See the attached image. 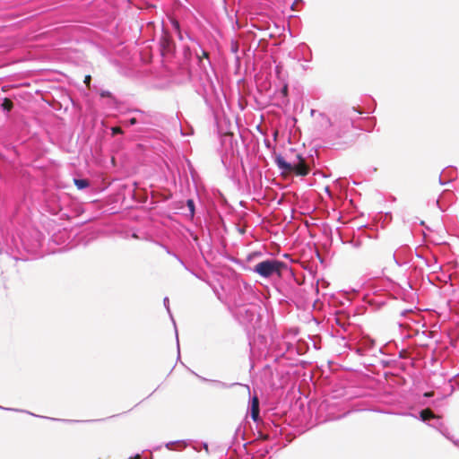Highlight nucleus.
<instances>
[{
  "label": "nucleus",
  "instance_id": "obj_2",
  "mask_svg": "<svg viewBox=\"0 0 459 459\" xmlns=\"http://www.w3.org/2000/svg\"><path fill=\"white\" fill-rule=\"evenodd\" d=\"M288 268L284 262L277 259H266L257 263L251 270L262 278L281 277L282 271Z\"/></svg>",
  "mask_w": 459,
  "mask_h": 459
},
{
  "label": "nucleus",
  "instance_id": "obj_16",
  "mask_svg": "<svg viewBox=\"0 0 459 459\" xmlns=\"http://www.w3.org/2000/svg\"><path fill=\"white\" fill-rule=\"evenodd\" d=\"M124 124H125V126H134V125L139 124V120H138V118H137V117H134L129 118L128 120H126V121L124 122Z\"/></svg>",
  "mask_w": 459,
  "mask_h": 459
},
{
  "label": "nucleus",
  "instance_id": "obj_12",
  "mask_svg": "<svg viewBox=\"0 0 459 459\" xmlns=\"http://www.w3.org/2000/svg\"><path fill=\"white\" fill-rule=\"evenodd\" d=\"M186 206H187V208L189 210L190 217L193 218L195 216V205L194 200L188 199L186 201Z\"/></svg>",
  "mask_w": 459,
  "mask_h": 459
},
{
  "label": "nucleus",
  "instance_id": "obj_26",
  "mask_svg": "<svg viewBox=\"0 0 459 459\" xmlns=\"http://www.w3.org/2000/svg\"><path fill=\"white\" fill-rule=\"evenodd\" d=\"M429 425L430 427L437 428V427L436 425H434V424H430V423H429Z\"/></svg>",
  "mask_w": 459,
  "mask_h": 459
},
{
  "label": "nucleus",
  "instance_id": "obj_1",
  "mask_svg": "<svg viewBox=\"0 0 459 459\" xmlns=\"http://www.w3.org/2000/svg\"><path fill=\"white\" fill-rule=\"evenodd\" d=\"M317 113L316 123L319 126L318 130L327 138L334 140L341 138L351 126V120L348 117L340 118L338 121L333 122L331 118L325 113L317 112L315 109H311V116H315Z\"/></svg>",
  "mask_w": 459,
  "mask_h": 459
},
{
  "label": "nucleus",
  "instance_id": "obj_21",
  "mask_svg": "<svg viewBox=\"0 0 459 459\" xmlns=\"http://www.w3.org/2000/svg\"><path fill=\"white\" fill-rule=\"evenodd\" d=\"M393 259H394V263H395L398 266H401V265H402V263H400V262L396 259L395 254H394V255H393Z\"/></svg>",
  "mask_w": 459,
  "mask_h": 459
},
{
  "label": "nucleus",
  "instance_id": "obj_18",
  "mask_svg": "<svg viewBox=\"0 0 459 459\" xmlns=\"http://www.w3.org/2000/svg\"><path fill=\"white\" fill-rule=\"evenodd\" d=\"M2 107L4 111L9 112L13 105L10 101L4 100V102L2 104Z\"/></svg>",
  "mask_w": 459,
  "mask_h": 459
},
{
  "label": "nucleus",
  "instance_id": "obj_5",
  "mask_svg": "<svg viewBox=\"0 0 459 459\" xmlns=\"http://www.w3.org/2000/svg\"><path fill=\"white\" fill-rule=\"evenodd\" d=\"M423 422H428L430 420H437L439 426L442 427V424L439 422L438 419L436 417V415L429 409L422 410L420 411L419 415H417V418Z\"/></svg>",
  "mask_w": 459,
  "mask_h": 459
},
{
  "label": "nucleus",
  "instance_id": "obj_11",
  "mask_svg": "<svg viewBox=\"0 0 459 459\" xmlns=\"http://www.w3.org/2000/svg\"><path fill=\"white\" fill-rule=\"evenodd\" d=\"M171 25H172L173 30L177 32V34H178V36L179 39H180V40H182V39H183V37H182V35H181V30H180V24H179V22H178L177 20L173 19V20H171Z\"/></svg>",
  "mask_w": 459,
  "mask_h": 459
},
{
  "label": "nucleus",
  "instance_id": "obj_27",
  "mask_svg": "<svg viewBox=\"0 0 459 459\" xmlns=\"http://www.w3.org/2000/svg\"><path fill=\"white\" fill-rule=\"evenodd\" d=\"M130 459H140L138 456H135L134 458H130Z\"/></svg>",
  "mask_w": 459,
  "mask_h": 459
},
{
  "label": "nucleus",
  "instance_id": "obj_20",
  "mask_svg": "<svg viewBox=\"0 0 459 459\" xmlns=\"http://www.w3.org/2000/svg\"><path fill=\"white\" fill-rule=\"evenodd\" d=\"M112 132H113V134H122V130L121 128H118V127H115L112 129Z\"/></svg>",
  "mask_w": 459,
  "mask_h": 459
},
{
  "label": "nucleus",
  "instance_id": "obj_15",
  "mask_svg": "<svg viewBox=\"0 0 459 459\" xmlns=\"http://www.w3.org/2000/svg\"><path fill=\"white\" fill-rule=\"evenodd\" d=\"M210 381L212 383H213L214 385H216L217 386L221 387V388H229L235 385V384L228 385V384L219 381V380H210Z\"/></svg>",
  "mask_w": 459,
  "mask_h": 459
},
{
  "label": "nucleus",
  "instance_id": "obj_8",
  "mask_svg": "<svg viewBox=\"0 0 459 459\" xmlns=\"http://www.w3.org/2000/svg\"><path fill=\"white\" fill-rule=\"evenodd\" d=\"M163 303H164V306L174 324V326H175V331H176V338H177V345H178V349H179V342H178V331H177V328H176V322L175 320L173 319V316L171 315V311H170V308H169V298L168 297H165L164 299H163Z\"/></svg>",
  "mask_w": 459,
  "mask_h": 459
},
{
  "label": "nucleus",
  "instance_id": "obj_6",
  "mask_svg": "<svg viewBox=\"0 0 459 459\" xmlns=\"http://www.w3.org/2000/svg\"><path fill=\"white\" fill-rule=\"evenodd\" d=\"M259 400L256 396H254L251 401L250 415L255 422H257L259 420Z\"/></svg>",
  "mask_w": 459,
  "mask_h": 459
},
{
  "label": "nucleus",
  "instance_id": "obj_25",
  "mask_svg": "<svg viewBox=\"0 0 459 459\" xmlns=\"http://www.w3.org/2000/svg\"><path fill=\"white\" fill-rule=\"evenodd\" d=\"M1 409H4V410H9V411H14V409H10V408H3L0 406Z\"/></svg>",
  "mask_w": 459,
  "mask_h": 459
},
{
  "label": "nucleus",
  "instance_id": "obj_9",
  "mask_svg": "<svg viewBox=\"0 0 459 459\" xmlns=\"http://www.w3.org/2000/svg\"><path fill=\"white\" fill-rule=\"evenodd\" d=\"M74 185L79 190L84 189L89 186V182L86 179L82 178H74Z\"/></svg>",
  "mask_w": 459,
  "mask_h": 459
},
{
  "label": "nucleus",
  "instance_id": "obj_24",
  "mask_svg": "<svg viewBox=\"0 0 459 459\" xmlns=\"http://www.w3.org/2000/svg\"><path fill=\"white\" fill-rule=\"evenodd\" d=\"M203 446H204V449H205L206 452H208V444L207 443H204Z\"/></svg>",
  "mask_w": 459,
  "mask_h": 459
},
{
  "label": "nucleus",
  "instance_id": "obj_22",
  "mask_svg": "<svg viewBox=\"0 0 459 459\" xmlns=\"http://www.w3.org/2000/svg\"><path fill=\"white\" fill-rule=\"evenodd\" d=\"M90 82H91V76H90V75H86V76H85L84 82H85V83H89Z\"/></svg>",
  "mask_w": 459,
  "mask_h": 459
},
{
  "label": "nucleus",
  "instance_id": "obj_3",
  "mask_svg": "<svg viewBox=\"0 0 459 459\" xmlns=\"http://www.w3.org/2000/svg\"><path fill=\"white\" fill-rule=\"evenodd\" d=\"M275 163L280 169L285 172L296 171L298 174L302 176H306L309 172V169L306 165L301 163L299 167L294 168V166L286 161L280 154L275 157Z\"/></svg>",
  "mask_w": 459,
  "mask_h": 459
},
{
  "label": "nucleus",
  "instance_id": "obj_4",
  "mask_svg": "<svg viewBox=\"0 0 459 459\" xmlns=\"http://www.w3.org/2000/svg\"><path fill=\"white\" fill-rule=\"evenodd\" d=\"M236 316L241 323H244L245 321H251L255 314L246 306H241L237 309Z\"/></svg>",
  "mask_w": 459,
  "mask_h": 459
},
{
  "label": "nucleus",
  "instance_id": "obj_23",
  "mask_svg": "<svg viewBox=\"0 0 459 459\" xmlns=\"http://www.w3.org/2000/svg\"><path fill=\"white\" fill-rule=\"evenodd\" d=\"M438 182L440 185H445L446 183L442 180L441 176L438 177Z\"/></svg>",
  "mask_w": 459,
  "mask_h": 459
},
{
  "label": "nucleus",
  "instance_id": "obj_19",
  "mask_svg": "<svg viewBox=\"0 0 459 459\" xmlns=\"http://www.w3.org/2000/svg\"><path fill=\"white\" fill-rule=\"evenodd\" d=\"M396 414L401 415V416H409V417H412V418H417L416 414L408 412V411H401V412H397Z\"/></svg>",
  "mask_w": 459,
  "mask_h": 459
},
{
  "label": "nucleus",
  "instance_id": "obj_14",
  "mask_svg": "<svg viewBox=\"0 0 459 459\" xmlns=\"http://www.w3.org/2000/svg\"><path fill=\"white\" fill-rule=\"evenodd\" d=\"M176 444H180V445H183V447H186V442L184 441V440H178V441H170L169 443H167L165 445V446L168 448V449H171L172 448V446L176 445Z\"/></svg>",
  "mask_w": 459,
  "mask_h": 459
},
{
  "label": "nucleus",
  "instance_id": "obj_10",
  "mask_svg": "<svg viewBox=\"0 0 459 459\" xmlns=\"http://www.w3.org/2000/svg\"><path fill=\"white\" fill-rule=\"evenodd\" d=\"M156 244L161 247L166 251L167 254L174 256L181 264L185 265L183 260L177 254L171 252L167 246L160 244L159 242H156Z\"/></svg>",
  "mask_w": 459,
  "mask_h": 459
},
{
  "label": "nucleus",
  "instance_id": "obj_13",
  "mask_svg": "<svg viewBox=\"0 0 459 459\" xmlns=\"http://www.w3.org/2000/svg\"><path fill=\"white\" fill-rule=\"evenodd\" d=\"M195 56L199 59L200 64H202V57H205L206 59H208V62L210 63L209 54L203 48H200V52H195Z\"/></svg>",
  "mask_w": 459,
  "mask_h": 459
},
{
  "label": "nucleus",
  "instance_id": "obj_17",
  "mask_svg": "<svg viewBox=\"0 0 459 459\" xmlns=\"http://www.w3.org/2000/svg\"><path fill=\"white\" fill-rule=\"evenodd\" d=\"M288 92H289L288 84H284V85L282 86V88L281 89L280 93L281 94V96H282L284 99H287V97H288Z\"/></svg>",
  "mask_w": 459,
  "mask_h": 459
},
{
  "label": "nucleus",
  "instance_id": "obj_7",
  "mask_svg": "<svg viewBox=\"0 0 459 459\" xmlns=\"http://www.w3.org/2000/svg\"><path fill=\"white\" fill-rule=\"evenodd\" d=\"M132 112L136 115L134 117L138 118L139 124H149V116L144 111L140 109H133Z\"/></svg>",
  "mask_w": 459,
  "mask_h": 459
}]
</instances>
